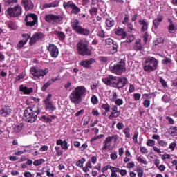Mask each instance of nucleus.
Returning a JSON list of instances; mask_svg holds the SVG:
<instances>
[{"label":"nucleus","instance_id":"f257e3e1","mask_svg":"<svg viewBox=\"0 0 177 177\" xmlns=\"http://www.w3.org/2000/svg\"><path fill=\"white\" fill-rule=\"evenodd\" d=\"M86 95V88L80 86L76 87L69 95L70 100L73 104H80L82 102V97Z\"/></svg>","mask_w":177,"mask_h":177},{"label":"nucleus","instance_id":"f03ea898","mask_svg":"<svg viewBox=\"0 0 177 177\" xmlns=\"http://www.w3.org/2000/svg\"><path fill=\"white\" fill-rule=\"evenodd\" d=\"M39 113H41V109L28 106L24 111L23 120L24 121H26V122L32 124V122H35V121H37V118Z\"/></svg>","mask_w":177,"mask_h":177},{"label":"nucleus","instance_id":"7ed1b4c3","mask_svg":"<svg viewBox=\"0 0 177 177\" xmlns=\"http://www.w3.org/2000/svg\"><path fill=\"white\" fill-rule=\"evenodd\" d=\"M143 70L146 73H151L155 70H157V66H158V61L153 57H148L142 64Z\"/></svg>","mask_w":177,"mask_h":177},{"label":"nucleus","instance_id":"20e7f679","mask_svg":"<svg viewBox=\"0 0 177 177\" xmlns=\"http://www.w3.org/2000/svg\"><path fill=\"white\" fill-rule=\"evenodd\" d=\"M71 27L75 32L77 34H80V35H86L88 36L89 34H91V31H89V29L83 28L80 25V21L77 19H73L71 20Z\"/></svg>","mask_w":177,"mask_h":177},{"label":"nucleus","instance_id":"39448f33","mask_svg":"<svg viewBox=\"0 0 177 177\" xmlns=\"http://www.w3.org/2000/svg\"><path fill=\"white\" fill-rule=\"evenodd\" d=\"M88 44H85L84 41H80L77 44V50L80 56H91L92 50L88 48Z\"/></svg>","mask_w":177,"mask_h":177},{"label":"nucleus","instance_id":"423d86ee","mask_svg":"<svg viewBox=\"0 0 177 177\" xmlns=\"http://www.w3.org/2000/svg\"><path fill=\"white\" fill-rule=\"evenodd\" d=\"M109 70L111 73H113V74H116V75H122V73L127 70L125 68V62L120 60L116 65L110 66Z\"/></svg>","mask_w":177,"mask_h":177},{"label":"nucleus","instance_id":"0eeeda50","mask_svg":"<svg viewBox=\"0 0 177 177\" xmlns=\"http://www.w3.org/2000/svg\"><path fill=\"white\" fill-rule=\"evenodd\" d=\"M113 139L114 140V143L117 142L118 140V135H113L111 136H108L106 138L105 140L103 142L102 150H109L111 151L114 149V147L111 145L113 142Z\"/></svg>","mask_w":177,"mask_h":177},{"label":"nucleus","instance_id":"6e6552de","mask_svg":"<svg viewBox=\"0 0 177 177\" xmlns=\"http://www.w3.org/2000/svg\"><path fill=\"white\" fill-rule=\"evenodd\" d=\"M22 11L23 8H21V6L17 5L12 8H8L7 10V13L10 17H19V16L21 15Z\"/></svg>","mask_w":177,"mask_h":177},{"label":"nucleus","instance_id":"1a4fd4ad","mask_svg":"<svg viewBox=\"0 0 177 177\" xmlns=\"http://www.w3.org/2000/svg\"><path fill=\"white\" fill-rule=\"evenodd\" d=\"M30 71L33 77H35L36 78H40V77H45V75L49 73V69L45 68L44 70L41 68H37L35 67H32Z\"/></svg>","mask_w":177,"mask_h":177},{"label":"nucleus","instance_id":"9d476101","mask_svg":"<svg viewBox=\"0 0 177 177\" xmlns=\"http://www.w3.org/2000/svg\"><path fill=\"white\" fill-rule=\"evenodd\" d=\"M26 26H29V27L34 26L35 24L38 23V17L35 14H28L25 17Z\"/></svg>","mask_w":177,"mask_h":177},{"label":"nucleus","instance_id":"9b49d317","mask_svg":"<svg viewBox=\"0 0 177 177\" xmlns=\"http://www.w3.org/2000/svg\"><path fill=\"white\" fill-rule=\"evenodd\" d=\"M44 19L47 23H59L63 20V17L60 15H55L53 14H47L45 15Z\"/></svg>","mask_w":177,"mask_h":177},{"label":"nucleus","instance_id":"f8f14e48","mask_svg":"<svg viewBox=\"0 0 177 177\" xmlns=\"http://www.w3.org/2000/svg\"><path fill=\"white\" fill-rule=\"evenodd\" d=\"M50 99H52V95L48 94L44 100L46 111H55V110H56V108L53 106V103Z\"/></svg>","mask_w":177,"mask_h":177},{"label":"nucleus","instance_id":"ddd939ff","mask_svg":"<svg viewBox=\"0 0 177 177\" xmlns=\"http://www.w3.org/2000/svg\"><path fill=\"white\" fill-rule=\"evenodd\" d=\"M44 38H45V35H44V33L36 32L30 38L29 44L30 45H34L35 44H37L38 41H42Z\"/></svg>","mask_w":177,"mask_h":177},{"label":"nucleus","instance_id":"4468645a","mask_svg":"<svg viewBox=\"0 0 177 177\" xmlns=\"http://www.w3.org/2000/svg\"><path fill=\"white\" fill-rule=\"evenodd\" d=\"M128 84V80L127 77H118L116 79V82L115 84V88H117L118 89H121L122 88H124L125 85Z\"/></svg>","mask_w":177,"mask_h":177},{"label":"nucleus","instance_id":"2eb2a0df","mask_svg":"<svg viewBox=\"0 0 177 177\" xmlns=\"http://www.w3.org/2000/svg\"><path fill=\"white\" fill-rule=\"evenodd\" d=\"M48 50L51 57L56 59V57L59 56V49L57 48V46H56L55 44H49L48 47Z\"/></svg>","mask_w":177,"mask_h":177},{"label":"nucleus","instance_id":"dca6fc26","mask_svg":"<svg viewBox=\"0 0 177 177\" xmlns=\"http://www.w3.org/2000/svg\"><path fill=\"white\" fill-rule=\"evenodd\" d=\"M117 77H114L113 75H109L108 77L102 79V82H104L105 85H112V86L115 88Z\"/></svg>","mask_w":177,"mask_h":177},{"label":"nucleus","instance_id":"f3484780","mask_svg":"<svg viewBox=\"0 0 177 177\" xmlns=\"http://www.w3.org/2000/svg\"><path fill=\"white\" fill-rule=\"evenodd\" d=\"M21 5L25 10H32V9H34V3H32L31 0H21Z\"/></svg>","mask_w":177,"mask_h":177},{"label":"nucleus","instance_id":"a211bd4d","mask_svg":"<svg viewBox=\"0 0 177 177\" xmlns=\"http://www.w3.org/2000/svg\"><path fill=\"white\" fill-rule=\"evenodd\" d=\"M11 113L12 109H10V106H3L0 110V114L2 117H8V115H10Z\"/></svg>","mask_w":177,"mask_h":177},{"label":"nucleus","instance_id":"6ab92c4d","mask_svg":"<svg viewBox=\"0 0 177 177\" xmlns=\"http://www.w3.org/2000/svg\"><path fill=\"white\" fill-rule=\"evenodd\" d=\"M22 37L24 39L22 40H20L18 42L17 45V47L18 48V49H21V48H23V46H24V45L27 44V41H28V39H30V36L28 35V34H23Z\"/></svg>","mask_w":177,"mask_h":177},{"label":"nucleus","instance_id":"aec40b11","mask_svg":"<svg viewBox=\"0 0 177 177\" xmlns=\"http://www.w3.org/2000/svg\"><path fill=\"white\" fill-rule=\"evenodd\" d=\"M93 63H95V59L91 58L89 59L81 61L80 62V65L82 66V67H84L85 68H89Z\"/></svg>","mask_w":177,"mask_h":177},{"label":"nucleus","instance_id":"412c9836","mask_svg":"<svg viewBox=\"0 0 177 177\" xmlns=\"http://www.w3.org/2000/svg\"><path fill=\"white\" fill-rule=\"evenodd\" d=\"M133 48L134 50H136V52L143 50V46H142V40H140V39H137L135 41Z\"/></svg>","mask_w":177,"mask_h":177},{"label":"nucleus","instance_id":"4be33fe9","mask_svg":"<svg viewBox=\"0 0 177 177\" xmlns=\"http://www.w3.org/2000/svg\"><path fill=\"white\" fill-rule=\"evenodd\" d=\"M139 23L140 26H142L141 28L142 32H145V31H147L149 28V23L147 22V21L146 19H140L139 21Z\"/></svg>","mask_w":177,"mask_h":177},{"label":"nucleus","instance_id":"5701e85b","mask_svg":"<svg viewBox=\"0 0 177 177\" xmlns=\"http://www.w3.org/2000/svg\"><path fill=\"white\" fill-rule=\"evenodd\" d=\"M115 34L116 35L121 36L123 39H125L127 38V32L124 31V29L122 28H118L115 30Z\"/></svg>","mask_w":177,"mask_h":177},{"label":"nucleus","instance_id":"b1692460","mask_svg":"<svg viewBox=\"0 0 177 177\" xmlns=\"http://www.w3.org/2000/svg\"><path fill=\"white\" fill-rule=\"evenodd\" d=\"M57 146H61V148L63 149L64 150H68V146L67 145V141L66 140H58L56 142Z\"/></svg>","mask_w":177,"mask_h":177},{"label":"nucleus","instance_id":"393cba45","mask_svg":"<svg viewBox=\"0 0 177 177\" xmlns=\"http://www.w3.org/2000/svg\"><path fill=\"white\" fill-rule=\"evenodd\" d=\"M162 20H163L162 16L161 15L158 16L157 18L155 19L153 21L154 28H158V26H160Z\"/></svg>","mask_w":177,"mask_h":177},{"label":"nucleus","instance_id":"a878e982","mask_svg":"<svg viewBox=\"0 0 177 177\" xmlns=\"http://www.w3.org/2000/svg\"><path fill=\"white\" fill-rule=\"evenodd\" d=\"M20 91L21 92H24V93H25V95H30V93H31V92H32L33 89L32 88H27L26 86H24L23 85L20 86Z\"/></svg>","mask_w":177,"mask_h":177},{"label":"nucleus","instance_id":"bb28decb","mask_svg":"<svg viewBox=\"0 0 177 177\" xmlns=\"http://www.w3.org/2000/svg\"><path fill=\"white\" fill-rule=\"evenodd\" d=\"M59 6V1H53L50 3H46L43 5V8L46 9V8H57Z\"/></svg>","mask_w":177,"mask_h":177},{"label":"nucleus","instance_id":"cd10ccee","mask_svg":"<svg viewBox=\"0 0 177 177\" xmlns=\"http://www.w3.org/2000/svg\"><path fill=\"white\" fill-rule=\"evenodd\" d=\"M74 5H75V3H74V2L71 1H65L63 3V7L64 8V9H72Z\"/></svg>","mask_w":177,"mask_h":177},{"label":"nucleus","instance_id":"c85d7f7f","mask_svg":"<svg viewBox=\"0 0 177 177\" xmlns=\"http://www.w3.org/2000/svg\"><path fill=\"white\" fill-rule=\"evenodd\" d=\"M71 9H72L71 11V15H78V13L81 12V9L78 8V6H77V5L75 4L72 7Z\"/></svg>","mask_w":177,"mask_h":177},{"label":"nucleus","instance_id":"c756f323","mask_svg":"<svg viewBox=\"0 0 177 177\" xmlns=\"http://www.w3.org/2000/svg\"><path fill=\"white\" fill-rule=\"evenodd\" d=\"M23 124L20 123L19 124H17L13 127L14 131L17 132V133H20L23 130Z\"/></svg>","mask_w":177,"mask_h":177},{"label":"nucleus","instance_id":"7c9ffc66","mask_svg":"<svg viewBox=\"0 0 177 177\" xmlns=\"http://www.w3.org/2000/svg\"><path fill=\"white\" fill-rule=\"evenodd\" d=\"M115 24V21L112 18H107L106 19V25L107 27H113Z\"/></svg>","mask_w":177,"mask_h":177},{"label":"nucleus","instance_id":"2f4dec72","mask_svg":"<svg viewBox=\"0 0 177 177\" xmlns=\"http://www.w3.org/2000/svg\"><path fill=\"white\" fill-rule=\"evenodd\" d=\"M169 133L171 136H177V127H171L169 130Z\"/></svg>","mask_w":177,"mask_h":177},{"label":"nucleus","instance_id":"473e14b6","mask_svg":"<svg viewBox=\"0 0 177 177\" xmlns=\"http://www.w3.org/2000/svg\"><path fill=\"white\" fill-rule=\"evenodd\" d=\"M131 128L129 127H127L124 130H123V133L125 135V138H127L129 139L131 138Z\"/></svg>","mask_w":177,"mask_h":177},{"label":"nucleus","instance_id":"72a5a7b5","mask_svg":"<svg viewBox=\"0 0 177 177\" xmlns=\"http://www.w3.org/2000/svg\"><path fill=\"white\" fill-rule=\"evenodd\" d=\"M56 35L59 38V41H64V38H66V35L63 32L57 31Z\"/></svg>","mask_w":177,"mask_h":177},{"label":"nucleus","instance_id":"f704fd0d","mask_svg":"<svg viewBox=\"0 0 177 177\" xmlns=\"http://www.w3.org/2000/svg\"><path fill=\"white\" fill-rule=\"evenodd\" d=\"M126 42H127V44H131L135 41V36L133 35H126Z\"/></svg>","mask_w":177,"mask_h":177},{"label":"nucleus","instance_id":"c9c22d12","mask_svg":"<svg viewBox=\"0 0 177 177\" xmlns=\"http://www.w3.org/2000/svg\"><path fill=\"white\" fill-rule=\"evenodd\" d=\"M55 150L56 151V156H63V149L59 146H55Z\"/></svg>","mask_w":177,"mask_h":177},{"label":"nucleus","instance_id":"e433bc0d","mask_svg":"<svg viewBox=\"0 0 177 177\" xmlns=\"http://www.w3.org/2000/svg\"><path fill=\"white\" fill-rule=\"evenodd\" d=\"M120 114H121L120 111L111 112L110 115L109 116V119L113 120V118H117V117H120Z\"/></svg>","mask_w":177,"mask_h":177},{"label":"nucleus","instance_id":"4c0bfd02","mask_svg":"<svg viewBox=\"0 0 177 177\" xmlns=\"http://www.w3.org/2000/svg\"><path fill=\"white\" fill-rule=\"evenodd\" d=\"M170 24L168 27L169 32L170 34H174V31H175V25L172 23V21L169 20Z\"/></svg>","mask_w":177,"mask_h":177},{"label":"nucleus","instance_id":"58836bf2","mask_svg":"<svg viewBox=\"0 0 177 177\" xmlns=\"http://www.w3.org/2000/svg\"><path fill=\"white\" fill-rule=\"evenodd\" d=\"M50 85H52V82L50 81H48L46 83L44 84L43 86L41 87V91L45 92L46 89L50 86Z\"/></svg>","mask_w":177,"mask_h":177},{"label":"nucleus","instance_id":"ea45409f","mask_svg":"<svg viewBox=\"0 0 177 177\" xmlns=\"http://www.w3.org/2000/svg\"><path fill=\"white\" fill-rule=\"evenodd\" d=\"M19 0H4V3L6 6H9V5H12V3H17Z\"/></svg>","mask_w":177,"mask_h":177},{"label":"nucleus","instance_id":"a19ab883","mask_svg":"<svg viewBox=\"0 0 177 177\" xmlns=\"http://www.w3.org/2000/svg\"><path fill=\"white\" fill-rule=\"evenodd\" d=\"M102 109H104L106 111V113H109L110 110H111V106L109 105V104H103L101 106Z\"/></svg>","mask_w":177,"mask_h":177},{"label":"nucleus","instance_id":"79ce46f5","mask_svg":"<svg viewBox=\"0 0 177 177\" xmlns=\"http://www.w3.org/2000/svg\"><path fill=\"white\" fill-rule=\"evenodd\" d=\"M8 26L11 30H17V26H16V24H15L13 21L8 22Z\"/></svg>","mask_w":177,"mask_h":177},{"label":"nucleus","instance_id":"37998d69","mask_svg":"<svg viewBox=\"0 0 177 177\" xmlns=\"http://www.w3.org/2000/svg\"><path fill=\"white\" fill-rule=\"evenodd\" d=\"M84 162H85V158H82L76 162V165L77 167H80V168H82V167H84Z\"/></svg>","mask_w":177,"mask_h":177},{"label":"nucleus","instance_id":"c03bdc74","mask_svg":"<svg viewBox=\"0 0 177 177\" xmlns=\"http://www.w3.org/2000/svg\"><path fill=\"white\" fill-rule=\"evenodd\" d=\"M102 138H104V134H100V135L93 137L91 139L90 142H91V143H92V142H95V140H97V139H102Z\"/></svg>","mask_w":177,"mask_h":177},{"label":"nucleus","instance_id":"a18cd8bd","mask_svg":"<svg viewBox=\"0 0 177 177\" xmlns=\"http://www.w3.org/2000/svg\"><path fill=\"white\" fill-rule=\"evenodd\" d=\"M158 143L159 146H161L162 147H167L168 142H167L165 140H158Z\"/></svg>","mask_w":177,"mask_h":177},{"label":"nucleus","instance_id":"49530a36","mask_svg":"<svg viewBox=\"0 0 177 177\" xmlns=\"http://www.w3.org/2000/svg\"><path fill=\"white\" fill-rule=\"evenodd\" d=\"M114 102L116 106H122V104H124V101L122 99L117 98Z\"/></svg>","mask_w":177,"mask_h":177},{"label":"nucleus","instance_id":"de8ad7c7","mask_svg":"<svg viewBox=\"0 0 177 177\" xmlns=\"http://www.w3.org/2000/svg\"><path fill=\"white\" fill-rule=\"evenodd\" d=\"M89 13L91 16L96 15L97 13V8L93 7L89 10Z\"/></svg>","mask_w":177,"mask_h":177},{"label":"nucleus","instance_id":"09e8293b","mask_svg":"<svg viewBox=\"0 0 177 177\" xmlns=\"http://www.w3.org/2000/svg\"><path fill=\"white\" fill-rule=\"evenodd\" d=\"M109 169L111 170V172L116 173L120 172V169L119 167H115L113 166L109 167Z\"/></svg>","mask_w":177,"mask_h":177},{"label":"nucleus","instance_id":"8fccbe9b","mask_svg":"<svg viewBox=\"0 0 177 177\" xmlns=\"http://www.w3.org/2000/svg\"><path fill=\"white\" fill-rule=\"evenodd\" d=\"M91 103H93V104H97V103H99V100H97L96 95H93L91 97Z\"/></svg>","mask_w":177,"mask_h":177},{"label":"nucleus","instance_id":"3c124183","mask_svg":"<svg viewBox=\"0 0 177 177\" xmlns=\"http://www.w3.org/2000/svg\"><path fill=\"white\" fill-rule=\"evenodd\" d=\"M127 28L129 32H132V31H135V29H133V25L131 23L127 24Z\"/></svg>","mask_w":177,"mask_h":177},{"label":"nucleus","instance_id":"603ef678","mask_svg":"<svg viewBox=\"0 0 177 177\" xmlns=\"http://www.w3.org/2000/svg\"><path fill=\"white\" fill-rule=\"evenodd\" d=\"M97 37H100V38H104L106 35H104V31L103 30H100L97 32Z\"/></svg>","mask_w":177,"mask_h":177},{"label":"nucleus","instance_id":"864d4df0","mask_svg":"<svg viewBox=\"0 0 177 177\" xmlns=\"http://www.w3.org/2000/svg\"><path fill=\"white\" fill-rule=\"evenodd\" d=\"M171 62H172V60H171V58H167V57H165L162 60V64H169V63H171Z\"/></svg>","mask_w":177,"mask_h":177},{"label":"nucleus","instance_id":"5fc2aeb1","mask_svg":"<svg viewBox=\"0 0 177 177\" xmlns=\"http://www.w3.org/2000/svg\"><path fill=\"white\" fill-rule=\"evenodd\" d=\"M156 145V141L154 140H148L147 142V146L153 147Z\"/></svg>","mask_w":177,"mask_h":177},{"label":"nucleus","instance_id":"6e6d98bb","mask_svg":"<svg viewBox=\"0 0 177 177\" xmlns=\"http://www.w3.org/2000/svg\"><path fill=\"white\" fill-rule=\"evenodd\" d=\"M138 136H139V132L135 131L134 135L133 136V140L134 143H138Z\"/></svg>","mask_w":177,"mask_h":177},{"label":"nucleus","instance_id":"4d7b16f0","mask_svg":"<svg viewBox=\"0 0 177 177\" xmlns=\"http://www.w3.org/2000/svg\"><path fill=\"white\" fill-rule=\"evenodd\" d=\"M137 161H138V162H140L141 164H144V165H147V161L145 160L140 156L138 158Z\"/></svg>","mask_w":177,"mask_h":177},{"label":"nucleus","instance_id":"13d9d810","mask_svg":"<svg viewBox=\"0 0 177 177\" xmlns=\"http://www.w3.org/2000/svg\"><path fill=\"white\" fill-rule=\"evenodd\" d=\"M162 100L165 102V103H169V101L171 100V99L169 97L168 95H163Z\"/></svg>","mask_w":177,"mask_h":177},{"label":"nucleus","instance_id":"bf43d9fd","mask_svg":"<svg viewBox=\"0 0 177 177\" xmlns=\"http://www.w3.org/2000/svg\"><path fill=\"white\" fill-rule=\"evenodd\" d=\"M110 158H111V160H117V158H118V156H117V152H112L110 154Z\"/></svg>","mask_w":177,"mask_h":177},{"label":"nucleus","instance_id":"052dcab7","mask_svg":"<svg viewBox=\"0 0 177 177\" xmlns=\"http://www.w3.org/2000/svg\"><path fill=\"white\" fill-rule=\"evenodd\" d=\"M116 128H118L119 129V131L124 129V123L118 122L116 124Z\"/></svg>","mask_w":177,"mask_h":177},{"label":"nucleus","instance_id":"680f3d73","mask_svg":"<svg viewBox=\"0 0 177 177\" xmlns=\"http://www.w3.org/2000/svg\"><path fill=\"white\" fill-rule=\"evenodd\" d=\"M143 104L144 107H145L146 109H149V107H150V100H145L143 102Z\"/></svg>","mask_w":177,"mask_h":177},{"label":"nucleus","instance_id":"e2e57ef3","mask_svg":"<svg viewBox=\"0 0 177 177\" xmlns=\"http://www.w3.org/2000/svg\"><path fill=\"white\" fill-rule=\"evenodd\" d=\"M129 21V17H128V15H124V17L122 20V24H128V21Z\"/></svg>","mask_w":177,"mask_h":177},{"label":"nucleus","instance_id":"0e129e2a","mask_svg":"<svg viewBox=\"0 0 177 177\" xmlns=\"http://www.w3.org/2000/svg\"><path fill=\"white\" fill-rule=\"evenodd\" d=\"M148 39H149V33H147V32H145V34L143 35V41L145 44L147 42Z\"/></svg>","mask_w":177,"mask_h":177},{"label":"nucleus","instance_id":"69168bd1","mask_svg":"<svg viewBox=\"0 0 177 177\" xmlns=\"http://www.w3.org/2000/svg\"><path fill=\"white\" fill-rule=\"evenodd\" d=\"M137 174L138 177H142L143 176V169L138 168L137 169Z\"/></svg>","mask_w":177,"mask_h":177},{"label":"nucleus","instance_id":"338daca9","mask_svg":"<svg viewBox=\"0 0 177 177\" xmlns=\"http://www.w3.org/2000/svg\"><path fill=\"white\" fill-rule=\"evenodd\" d=\"M106 45H113L114 44V41L111 39H106L105 40Z\"/></svg>","mask_w":177,"mask_h":177},{"label":"nucleus","instance_id":"774afa93","mask_svg":"<svg viewBox=\"0 0 177 177\" xmlns=\"http://www.w3.org/2000/svg\"><path fill=\"white\" fill-rule=\"evenodd\" d=\"M99 59L102 63H107L108 58L106 57H100Z\"/></svg>","mask_w":177,"mask_h":177}]
</instances>
